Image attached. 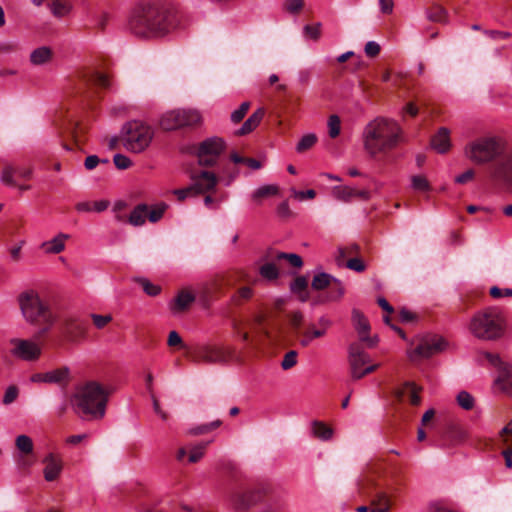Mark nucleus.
<instances>
[{
  "instance_id": "28",
  "label": "nucleus",
  "mask_w": 512,
  "mask_h": 512,
  "mask_svg": "<svg viewBox=\"0 0 512 512\" xmlns=\"http://www.w3.org/2000/svg\"><path fill=\"white\" fill-rule=\"evenodd\" d=\"M290 291L297 295L301 302H306L309 299L308 278L303 275L297 276L290 283Z\"/></svg>"
},
{
  "instance_id": "5",
  "label": "nucleus",
  "mask_w": 512,
  "mask_h": 512,
  "mask_svg": "<svg viewBox=\"0 0 512 512\" xmlns=\"http://www.w3.org/2000/svg\"><path fill=\"white\" fill-rule=\"evenodd\" d=\"M108 398V390L96 381H89L76 390L71 404L81 418L100 420L105 416Z\"/></svg>"
},
{
  "instance_id": "24",
  "label": "nucleus",
  "mask_w": 512,
  "mask_h": 512,
  "mask_svg": "<svg viewBox=\"0 0 512 512\" xmlns=\"http://www.w3.org/2000/svg\"><path fill=\"white\" fill-rule=\"evenodd\" d=\"M333 193L339 200L349 202L353 199L367 200L369 198V192L366 190H357L348 186H337L334 187Z\"/></svg>"
},
{
  "instance_id": "35",
  "label": "nucleus",
  "mask_w": 512,
  "mask_h": 512,
  "mask_svg": "<svg viewBox=\"0 0 512 512\" xmlns=\"http://www.w3.org/2000/svg\"><path fill=\"white\" fill-rule=\"evenodd\" d=\"M52 51L50 48L43 46L35 49L30 55V61L34 65H43L51 60Z\"/></svg>"
},
{
  "instance_id": "12",
  "label": "nucleus",
  "mask_w": 512,
  "mask_h": 512,
  "mask_svg": "<svg viewBox=\"0 0 512 512\" xmlns=\"http://www.w3.org/2000/svg\"><path fill=\"white\" fill-rule=\"evenodd\" d=\"M282 501L280 486L268 479L258 480V505L260 509H279Z\"/></svg>"
},
{
  "instance_id": "13",
  "label": "nucleus",
  "mask_w": 512,
  "mask_h": 512,
  "mask_svg": "<svg viewBox=\"0 0 512 512\" xmlns=\"http://www.w3.org/2000/svg\"><path fill=\"white\" fill-rule=\"evenodd\" d=\"M225 143L221 138L213 137L203 141L197 151L198 162L202 166H212L223 152Z\"/></svg>"
},
{
  "instance_id": "52",
  "label": "nucleus",
  "mask_w": 512,
  "mask_h": 512,
  "mask_svg": "<svg viewBox=\"0 0 512 512\" xmlns=\"http://www.w3.org/2000/svg\"><path fill=\"white\" fill-rule=\"evenodd\" d=\"M467 212L470 214H474L476 212H481L482 216L477 218V221H492L493 218L491 216V211L487 208L475 206V205H469L467 206Z\"/></svg>"
},
{
  "instance_id": "44",
  "label": "nucleus",
  "mask_w": 512,
  "mask_h": 512,
  "mask_svg": "<svg viewBox=\"0 0 512 512\" xmlns=\"http://www.w3.org/2000/svg\"><path fill=\"white\" fill-rule=\"evenodd\" d=\"M244 278H245L244 271H242V270H233V271H229L225 275H223L221 281H222V283L224 285L232 286L235 283H237L238 281L243 280Z\"/></svg>"
},
{
  "instance_id": "10",
  "label": "nucleus",
  "mask_w": 512,
  "mask_h": 512,
  "mask_svg": "<svg viewBox=\"0 0 512 512\" xmlns=\"http://www.w3.org/2000/svg\"><path fill=\"white\" fill-rule=\"evenodd\" d=\"M169 205L159 201L151 205L140 203L134 207L129 215V224H145L146 221L156 223L162 220Z\"/></svg>"
},
{
  "instance_id": "56",
  "label": "nucleus",
  "mask_w": 512,
  "mask_h": 512,
  "mask_svg": "<svg viewBox=\"0 0 512 512\" xmlns=\"http://www.w3.org/2000/svg\"><path fill=\"white\" fill-rule=\"evenodd\" d=\"M113 162L115 166L120 170H125L132 166L131 159L123 154H115L113 156Z\"/></svg>"
},
{
  "instance_id": "61",
  "label": "nucleus",
  "mask_w": 512,
  "mask_h": 512,
  "mask_svg": "<svg viewBox=\"0 0 512 512\" xmlns=\"http://www.w3.org/2000/svg\"><path fill=\"white\" fill-rule=\"evenodd\" d=\"M108 163L109 160L108 159H100L97 155H89L86 157L85 161H84V166L86 168V170H93L95 169L99 163Z\"/></svg>"
},
{
  "instance_id": "31",
  "label": "nucleus",
  "mask_w": 512,
  "mask_h": 512,
  "mask_svg": "<svg viewBox=\"0 0 512 512\" xmlns=\"http://www.w3.org/2000/svg\"><path fill=\"white\" fill-rule=\"evenodd\" d=\"M287 318L294 335L300 340V337L303 336V332L305 331L302 330L304 323L303 313L300 311H293L287 314Z\"/></svg>"
},
{
  "instance_id": "49",
  "label": "nucleus",
  "mask_w": 512,
  "mask_h": 512,
  "mask_svg": "<svg viewBox=\"0 0 512 512\" xmlns=\"http://www.w3.org/2000/svg\"><path fill=\"white\" fill-rule=\"evenodd\" d=\"M411 181L412 187L417 191L427 192L431 189L428 180L424 176L415 175L412 177Z\"/></svg>"
},
{
  "instance_id": "57",
  "label": "nucleus",
  "mask_w": 512,
  "mask_h": 512,
  "mask_svg": "<svg viewBox=\"0 0 512 512\" xmlns=\"http://www.w3.org/2000/svg\"><path fill=\"white\" fill-rule=\"evenodd\" d=\"M291 196L299 201L311 200L316 196V192L313 189L307 191H297L296 189L291 190Z\"/></svg>"
},
{
  "instance_id": "50",
  "label": "nucleus",
  "mask_w": 512,
  "mask_h": 512,
  "mask_svg": "<svg viewBox=\"0 0 512 512\" xmlns=\"http://www.w3.org/2000/svg\"><path fill=\"white\" fill-rule=\"evenodd\" d=\"M277 214L282 220H293L295 213L290 209L287 201H283L277 207Z\"/></svg>"
},
{
  "instance_id": "46",
  "label": "nucleus",
  "mask_w": 512,
  "mask_h": 512,
  "mask_svg": "<svg viewBox=\"0 0 512 512\" xmlns=\"http://www.w3.org/2000/svg\"><path fill=\"white\" fill-rule=\"evenodd\" d=\"M341 132V120L337 115H331L328 119V134L331 138H336Z\"/></svg>"
},
{
  "instance_id": "41",
  "label": "nucleus",
  "mask_w": 512,
  "mask_h": 512,
  "mask_svg": "<svg viewBox=\"0 0 512 512\" xmlns=\"http://www.w3.org/2000/svg\"><path fill=\"white\" fill-rule=\"evenodd\" d=\"M17 449L24 455H29L33 452V441L27 435H19L15 440Z\"/></svg>"
},
{
  "instance_id": "14",
  "label": "nucleus",
  "mask_w": 512,
  "mask_h": 512,
  "mask_svg": "<svg viewBox=\"0 0 512 512\" xmlns=\"http://www.w3.org/2000/svg\"><path fill=\"white\" fill-rule=\"evenodd\" d=\"M229 357V353L222 347L202 346L192 354V360L196 363H222Z\"/></svg>"
},
{
  "instance_id": "58",
  "label": "nucleus",
  "mask_w": 512,
  "mask_h": 512,
  "mask_svg": "<svg viewBox=\"0 0 512 512\" xmlns=\"http://www.w3.org/2000/svg\"><path fill=\"white\" fill-rule=\"evenodd\" d=\"M252 295H253V290L250 287H242L232 297V301L235 304H240L241 300L250 299L252 297Z\"/></svg>"
},
{
  "instance_id": "37",
  "label": "nucleus",
  "mask_w": 512,
  "mask_h": 512,
  "mask_svg": "<svg viewBox=\"0 0 512 512\" xmlns=\"http://www.w3.org/2000/svg\"><path fill=\"white\" fill-rule=\"evenodd\" d=\"M48 7L55 17H64L70 12V5L65 0H50Z\"/></svg>"
},
{
  "instance_id": "15",
  "label": "nucleus",
  "mask_w": 512,
  "mask_h": 512,
  "mask_svg": "<svg viewBox=\"0 0 512 512\" xmlns=\"http://www.w3.org/2000/svg\"><path fill=\"white\" fill-rule=\"evenodd\" d=\"M485 357L492 365L498 367L497 382L501 389L508 394H512V365L503 362L498 355L492 353H486Z\"/></svg>"
},
{
  "instance_id": "55",
  "label": "nucleus",
  "mask_w": 512,
  "mask_h": 512,
  "mask_svg": "<svg viewBox=\"0 0 512 512\" xmlns=\"http://www.w3.org/2000/svg\"><path fill=\"white\" fill-rule=\"evenodd\" d=\"M343 265L356 272H363L366 268L364 262L358 257L345 260Z\"/></svg>"
},
{
  "instance_id": "8",
  "label": "nucleus",
  "mask_w": 512,
  "mask_h": 512,
  "mask_svg": "<svg viewBox=\"0 0 512 512\" xmlns=\"http://www.w3.org/2000/svg\"><path fill=\"white\" fill-rule=\"evenodd\" d=\"M154 129L141 121H130L122 129L121 141L123 147L132 153H142L154 138Z\"/></svg>"
},
{
  "instance_id": "2",
  "label": "nucleus",
  "mask_w": 512,
  "mask_h": 512,
  "mask_svg": "<svg viewBox=\"0 0 512 512\" xmlns=\"http://www.w3.org/2000/svg\"><path fill=\"white\" fill-rule=\"evenodd\" d=\"M464 155L476 165H485L494 181L501 182L512 191V147L496 136H481L469 141Z\"/></svg>"
},
{
  "instance_id": "62",
  "label": "nucleus",
  "mask_w": 512,
  "mask_h": 512,
  "mask_svg": "<svg viewBox=\"0 0 512 512\" xmlns=\"http://www.w3.org/2000/svg\"><path fill=\"white\" fill-rule=\"evenodd\" d=\"M304 33L313 40H318L321 35V24L317 23L315 25H306L304 27Z\"/></svg>"
},
{
  "instance_id": "47",
  "label": "nucleus",
  "mask_w": 512,
  "mask_h": 512,
  "mask_svg": "<svg viewBox=\"0 0 512 512\" xmlns=\"http://www.w3.org/2000/svg\"><path fill=\"white\" fill-rule=\"evenodd\" d=\"M297 357L298 352L296 350H290L287 353H285L282 361H281V368L283 370H290L297 364Z\"/></svg>"
},
{
  "instance_id": "51",
  "label": "nucleus",
  "mask_w": 512,
  "mask_h": 512,
  "mask_svg": "<svg viewBox=\"0 0 512 512\" xmlns=\"http://www.w3.org/2000/svg\"><path fill=\"white\" fill-rule=\"evenodd\" d=\"M171 193L177 198L179 202H183L189 197L196 196L195 191L191 185L181 189H174L171 191Z\"/></svg>"
},
{
  "instance_id": "42",
  "label": "nucleus",
  "mask_w": 512,
  "mask_h": 512,
  "mask_svg": "<svg viewBox=\"0 0 512 512\" xmlns=\"http://www.w3.org/2000/svg\"><path fill=\"white\" fill-rule=\"evenodd\" d=\"M457 404L464 410H471L474 407V397L467 391H461L456 397Z\"/></svg>"
},
{
  "instance_id": "36",
  "label": "nucleus",
  "mask_w": 512,
  "mask_h": 512,
  "mask_svg": "<svg viewBox=\"0 0 512 512\" xmlns=\"http://www.w3.org/2000/svg\"><path fill=\"white\" fill-rule=\"evenodd\" d=\"M233 328L235 333L246 341L248 340V330L253 328V321L248 318L234 320Z\"/></svg>"
},
{
  "instance_id": "29",
  "label": "nucleus",
  "mask_w": 512,
  "mask_h": 512,
  "mask_svg": "<svg viewBox=\"0 0 512 512\" xmlns=\"http://www.w3.org/2000/svg\"><path fill=\"white\" fill-rule=\"evenodd\" d=\"M284 305L285 300L278 298L270 306L258 307V326L263 320L274 317V313L282 311Z\"/></svg>"
},
{
  "instance_id": "64",
  "label": "nucleus",
  "mask_w": 512,
  "mask_h": 512,
  "mask_svg": "<svg viewBox=\"0 0 512 512\" xmlns=\"http://www.w3.org/2000/svg\"><path fill=\"white\" fill-rule=\"evenodd\" d=\"M14 174H16V171L13 167H11V166L5 167L2 172V175H1L2 182L4 184L10 185V186L15 185V182L13 179Z\"/></svg>"
},
{
  "instance_id": "18",
  "label": "nucleus",
  "mask_w": 512,
  "mask_h": 512,
  "mask_svg": "<svg viewBox=\"0 0 512 512\" xmlns=\"http://www.w3.org/2000/svg\"><path fill=\"white\" fill-rule=\"evenodd\" d=\"M191 179V186L196 196L214 189L218 181L216 175L209 171H202L199 174L194 173L191 175Z\"/></svg>"
},
{
  "instance_id": "45",
  "label": "nucleus",
  "mask_w": 512,
  "mask_h": 512,
  "mask_svg": "<svg viewBox=\"0 0 512 512\" xmlns=\"http://www.w3.org/2000/svg\"><path fill=\"white\" fill-rule=\"evenodd\" d=\"M277 260H286L294 268H301L303 266L302 258L294 253L279 252L276 255Z\"/></svg>"
},
{
  "instance_id": "19",
  "label": "nucleus",
  "mask_w": 512,
  "mask_h": 512,
  "mask_svg": "<svg viewBox=\"0 0 512 512\" xmlns=\"http://www.w3.org/2000/svg\"><path fill=\"white\" fill-rule=\"evenodd\" d=\"M70 370L68 367H61L45 373L33 374L30 378L34 383H55L61 384L68 382Z\"/></svg>"
},
{
  "instance_id": "1",
  "label": "nucleus",
  "mask_w": 512,
  "mask_h": 512,
  "mask_svg": "<svg viewBox=\"0 0 512 512\" xmlns=\"http://www.w3.org/2000/svg\"><path fill=\"white\" fill-rule=\"evenodd\" d=\"M403 483L400 467L384 459L370 461L358 479L359 494L370 500V506H358L357 512H389Z\"/></svg>"
},
{
  "instance_id": "30",
  "label": "nucleus",
  "mask_w": 512,
  "mask_h": 512,
  "mask_svg": "<svg viewBox=\"0 0 512 512\" xmlns=\"http://www.w3.org/2000/svg\"><path fill=\"white\" fill-rule=\"evenodd\" d=\"M258 274L263 280L275 282L280 277V271L274 262H265L258 267Z\"/></svg>"
},
{
  "instance_id": "48",
  "label": "nucleus",
  "mask_w": 512,
  "mask_h": 512,
  "mask_svg": "<svg viewBox=\"0 0 512 512\" xmlns=\"http://www.w3.org/2000/svg\"><path fill=\"white\" fill-rule=\"evenodd\" d=\"M208 443H200L191 448L189 453V462L196 463L198 462L204 455L205 450L207 448Z\"/></svg>"
},
{
  "instance_id": "27",
  "label": "nucleus",
  "mask_w": 512,
  "mask_h": 512,
  "mask_svg": "<svg viewBox=\"0 0 512 512\" xmlns=\"http://www.w3.org/2000/svg\"><path fill=\"white\" fill-rule=\"evenodd\" d=\"M431 146L439 153H446L451 147L449 130L441 127L431 138Z\"/></svg>"
},
{
  "instance_id": "3",
  "label": "nucleus",
  "mask_w": 512,
  "mask_h": 512,
  "mask_svg": "<svg viewBox=\"0 0 512 512\" xmlns=\"http://www.w3.org/2000/svg\"><path fill=\"white\" fill-rule=\"evenodd\" d=\"M178 25L177 13L156 2H145L136 6L128 21L130 32L144 39L164 37L173 32Z\"/></svg>"
},
{
  "instance_id": "25",
  "label": "nucleus",
  "mask_w": 512,
  "mask_h": 512,
  "mask_svg": "<svg viewBox=\"0 0 512 512\" xmlns=\"http://www.w3.org/2000/svg\"><path fill=\"white\" fill-rule=\"evenodd\" d=\"M421 388L416 386L412 382H406L402 388L395 390V398L401 402L404 397H408L412 405L416 406L420 404L421 398L419 396Z\"/></svg>"
},
{
  "instance_id": "7",
  "label": "nucleus",
  "mask_w": 512,
  "mask_h": 512,
  "mask_svg": "<svg viewBox=\"0 0 512 512\" xmlns=\"http://www.w3.org/2000/svg\"><path fill=\"white\" fill-rule=\"evenodd\" d=\"M506 319L498 307H487L476 313L471 319L469 330L477 338L497 340L503 336Z\"/></svg>"
},
{
  "instance_id": "54",
  "label": "nucleus",
  "mask_w": 512,
  "mask_h": 512,
  "mask_svg": "<svg viewBox=\"0 0 512 512\" xmlns=\"http://www.w3.org/2000/svg\"><path fill=\"white\" fill-rule=\"evenodd\" d=\"M139 283L141 284L144 292L149 296H152V297L157 296L161 291L160 286L151 283L147 279H140Z\"/></svg>"
},
{
  "instance_id": "11",
  "label": "nucleus",
  "mask_w": 512,
  "mask_h": 512,
  "mask_svg": "<svg viewBox=\"0 0 512 512\" xmlns=\"http://www.w3.org/2000/svg\"><path fill=\"white\" fill-rule=\"evenodd\" d=\"M9 346L12 357L26 362H35L42 354L41 345L32 339L12 338L9 340Z\"/></svg>"
},
{
  "instance_id": "38",
  "label": "nucleus",
  "mask_w": 512,
  "mask_h": 512,
  "mask_svg": "<svg viewBox=\"0 0 512 512\" xmlns=\"http://www.w3.org/2000/svg\"><path fill=\"white\" fill-rule=\"evenodd\" d=\"M426 15L432 22H444L447 17V11L441 5L434 3L426 10Z\"/></svg>"
},
{
  "instance_id": "34",
  "label": "nucleus",
  "mask_w": 512,
  "mask_h": 512,
  "mask_svg": "<svg viewBox=\"0 0 512 512\" xmlns=\"http://www.w3.org/2000/svg\"><path fill=\"white\" fill-rule=\"evenodd\" d=\"M312 433L316 438L327 441L332 438L333 430L325 423L315 420L312 422Z\"/></svg>"
},
{
  "instance_id": "26",
  "label": "nucleus",
  "mask_w": 512,
  "mask_h": 512,
  "mask_svg": "<svg viewBox=\"0 0 512 512\" xmlns=\"http://www.w3.org/2000/svg\"><path fill=\"white\" fill-rule=\"evenodd\" d=\"M194 301L195 295L192 292L188 290H182L170 304V310L173 314L182 313L186 311Z\"/></svg>"
},
{
  "instance_id": "33",
  "label": "nucleus",
  "mask_w": 512,
  "mask_h": 512,
  "mask_svg": "<svg viewBox=\"0 0 512 512\" xmlns=\"http://www.w3.org/2000/svg\"><path fill=\"white\" fill-rule=\"evenodd\" d=\"M360 252V247L356 243H351L347 246L339 247L338 254L336 256V262L338 266H343L344 261L350 257H357Z\"/></svg>"
},
{
  "instance_id": "32",
  "label": "nucleus",
  "mask_w": 512,
  "mask_h": 512,
  "mask_svg": "<svg viewBox=\"0 0 512 512\" xmlns=\"http://www.w3.org/2000/svg\"><path fill=\"white\" fill-rule=\"evenodd\" d=\"M67 235L59 234L52 240L42 243V249L45 253L57 254L60 253L65 247V240Z\"/></svg>"
},
{
  "instance_id": "59",
  "label": "nucleus",
  "mask_w": 512,
  "mask_h": 512,
  "mask_svg": "<svg viewBox=\"0 0 512 512\" xmlns=\"http://www.w3.org/2000/svg\"><path fill=\"white\" fill-rule=\"evenodd\" d=\"M285 9L292 14L299 13L304 7V0H286Z\"/></svg>"
},
{
  "instance_id": "43",
  "label": "nucleus",
  "mask_w": 512,
  "mask_h": 512,
  "mask_svg": "<svg viewBox=\"0 0 512 512\" xmlns=\"http://www.w3.org/2000/svg\"><path fill=\"white\" fill-rule=\"evenodd\" d=\"M317 142V136L313 133L304 135L296 146V150L299 153H303L312 148Z\"/></svg>"
},
{
  "instance_id": "17",
  "label": "nucleus",
  "mask_w": 512,
  "mask_h": 512,
  "mask_svg": "<svg viewBox=\"0 0 512 512\" xmlns=\"http://www.w3.org/2000/svg\"><path fill=\"white\" fill-rule=\"evenodd\" d=\"M231 507L237 512L248 511L255 503V493L253 487H239L230 497Z\"/></svg>"
},
{
  "instance_id": "16",
  "label": "nucleus",
  "mask_w": 512,
  "mask_h": 512,
  "mask_svg": "<svg viewBox=\"0 0 512 512\" xmlns=\"http://www.w3.org/2000/svg\"><path fill=\"white\" fill-rule=\"evenodd\" d=\"M444 348V341L436 335H426L419 340L411 357H430L431 355L442 351Z\"/></svg>"
},
{
  "instance_id": "21",
  "label": "nucleus",
  "mask_w": 512,
  "mask_h": 512,
  "mask_svg": "<svg viewBox=\"0 0 512 512\" xmlns=\"http://www.w3.org/2000/svg\"><path fill=\"white\" fill-rule=\"evenodd\" d=\"M355 329L358 332L359 339L361 342L366 343L368 347L375 346L377 339L376 337H369L368 332L370 330L369 323L362 313L357 310L353 311L352 314Z\"/></svg>"
},
{
  "instance_id": "20",
  "label": "nucleus",
  "mask_w": 512,
  "mask_h": 512,
  "mask_svg": "<svg viewBox=\"0 0 512 512\" xmlns=\"http://www.w3.org/2000/svg\"><path fill=\"white\" fill-rule=\"evenodd\" d=\"M87 325L77 317H69L64 320L63 333L70 341H78L86 335Z\"/></svg>"
},
{
  "instance_id": "53",
  "label": "nucleus",
  "mask_w": 512,
  "mask_h": 512,
  "mask_svg": "<svg viewBox=\"0 0 512 512\" xmlns=\"http://www.w3.org/2000/svg\"><path fill=\"white\" fill-rule=\"evenodd\" d=\"M256 122V112H253L244 124L236 131V135L242 136L253 131Z\"/></svg>"
},
{
  "instance_id": "63",
  "label": "nucleus",
  "mask_w": 512,
  "mask_h": 512,
  "mask_svg": "<svg viewBox=\"0 0 512 512\" xmlns=\"http://www.w3.org/2000/svg\"><path fill=\"white\" fill-rule=\"evenodd\" d=\"M91 318L93 320L94 325L98 329L104 328L108 323L112 321L111 315H98V314H92Z\"/></svg>"
},
{
  "instance_id": "40",
  "label": "nucleus",
  "mask_w": 512,
  "mask_h": 512,
  "mask_svg": "<svg viewBox=\"0 0 512 512\" xmlns=\"http://www.w3.org/2000/svg\"><path fill=\"white\" fill-rule=\"evenodd\" d=\"M326 330H324L323 328L321 329H316L313 325H310L304 332H303V336L300 337V344L301 346L303 347H306L309 345V343L314 339V338H319V337H322L324 334H325Z\"/></svg>"
},
{
  "instance_id": "60",
  "label": "nucleus",
  "mask_w": 512,
  "mask_h": 512,
  "mask_svg": "<svg viewBox=\"0 0 512 512\" xmlns=\"http://www.w3.org/2000/svg\"><path fill=\"white\" fill-rule=\"evenodd\" d=\"M330 287H331V292H330L331 293V295H330V299L331 300H336V299L340 298L344 294L343 284L338 279L334 278V280L332 281V284L330 285Z\"/></svg>"
},
{
  "instance_id": "39",
  "label": "nucleus",
  "mask_w": 512,
  "mask_h": 512,
  "mask_svg": "<svg viewBox=\"0 0 512 512\" xmlns=\"http://www.w3.org/2000/svg\"><path fill=\"white\" fill-rule=\"evenodd\" d=\"M334 277L327 273H318L313 277L311 287L314 290H323L327 287H330Z\"/></svg>"
},
{
  "instance_id": "23",
  "label": "nucleus",
  "mask_w": 512,
  "mask_h": 512,
  "mask_svg": "<svg viewBox=\"0 0 512 512\" xmlns=\"http://www.w3.org/2000/svg\"><path fill=\"white\" fill-rule=\"evenodd\" d=\"M370 362L369 355L364 351L360 343H352L349 346V365L350 370L360 369Z\"/></svg>"
},
{
  "instance_id": "22",
  "label": "nucleus",
  "mask_w": 512,
  "mask_h": 512,
  "mask_svg": "<svg viewBox=\"0 0 512 512\" xmlns=\"http://www.w3.org/2000/svg\"><path fill=\"white\" fill-rule=\"evenodd\" d=\"M43 462L45 463V480L49 482L56 480L59 477L63 468L61 458L53 453H50L44 458Z\"/></svg>"
},
{
  "instance_id": "6",
  "label": "nucleus",
  "mask_w": 512,
  "mask_h": 512,
  "mask_svg": "<svg viewBox=\"0 0 512 512\" xmlns=\"http://www.w3.org/2000/svg\"><path fill=\"white\" fill-rule=\"evenodd\" d=\"M18 303L25 320L39 328L36 333L38 338L49 332L57 321V316L52 311L49 303L41 299L34 290L21 293L18 297Z\"/></svg>"
},
{
  "instance_id": "9",
  "label": "nucleus",
  "mask_w": 512,
  "mask_h": 512,
  "mask_svg": "<svg viewBox=\"0 0 512 512\" xmlns=\"http://www.w3.org/2000/svg\"><path fill=\"white\" fill-rule=\"evenodd\" d=\"M201 122V115L196 110L176 109L166 112L160 120V126L166 130H176L184 126H195Z\"/></svg>"
},
{
  "instance_id": "4",
  "label": "nucleus",
  "mask_w": 512,
  "mask_h": 512,
  "mask_svg": "<svg viewBox=\"0 0 512 512\" xmlns=\"http://www.w3.org/2000/svg\"><path fill=\"white\" fill-rule=\"evenodd\" d=\"M403 130L391 118L376 117L364 128L362 138L367 154L375 160H387L388 154L402 141Z\"/></svg>"
}]
</instances>
